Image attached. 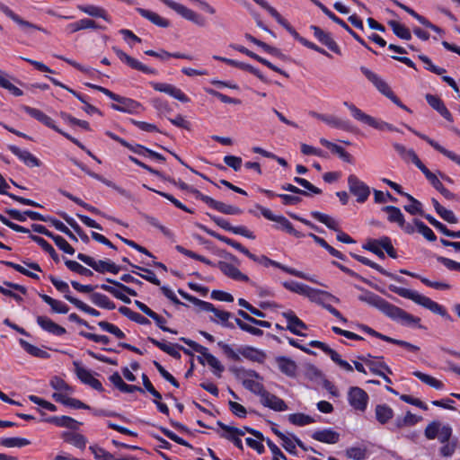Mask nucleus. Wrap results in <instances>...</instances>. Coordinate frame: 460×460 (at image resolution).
<instances>
[{
    "label": "nucleus",
    "instance_id": "obj_40",
    "mask_svg": "<svg viewBox=\"0 0 460 460\" xmlns=\"http://www.w3.org/2000/svg\"><path fill=\"white\" fill-rule=\"evenodd\" d=\"M137 12L144 18L150 21L155 25L161 27V28H167L170 26V22L163 17H161L156 13H154L152 11L144 9V8H137Z\"/></svg>",
    "mask_w": 460,
    "mask_h": 460
},
{
    "label": "nucleus",
    "instance_id": "obj_44",
    "mask_svg": "<svg viewBox=\"0 0 460 460\" xmlns=\"http://www.w3.org/2000/svg\"><path fill=\"white\" fill-rule=\"evenodd\" d=\"M394 148L403 160H411L417 167L422 164L413 149H406L404 146L398 143L394 144Z\"/></svg>",
    "mask_w": 460,
    "mask_h": 460
},
{
    "label": "nucleus",
    "instance_id": "obj_58",
    "mask_svg": "<svg viewBox=\"0 0 460 460\" xmlns=\"http://www.w3.org/2000/svg\"><path fill=\"white\" fill-rule=\"evenodd\" d=\"M20 344L24 349V350L31 356L40 358H47L49 357V354L47 351L29 343L22 339L20 340Z\"/></svg>",
    "mask_w": 460,
    "mask_h": 460
},
{
    "label": "nucleus",
    "instance_id": "obj_19",
    "mask_svg": "<svg viewBox=\"0 0 460 460\" xmlns=\"http://www.w3.org/2000/svg\"><path fill=\"white\" fill-rule=\"evenodd\" d=\"M406 127H407L408 130H410L414 135L418 136L420 138H421L424 141H426L434 149H436L437 151H438L439 153H441L442 155H444L445 156H447V158H449L450 160H452L453 162H455L458 165H460V155L455 154L452 151H449V150L446 149L445 147L440 146L438 142H436L433 139H431L430 137H429L427 135H424V134H422V133L413 129L410 126H406Z\"/></svg>",
    "mask_w": 460,
    "mask_h": 460
},
{
    "label": "nucleus",
    "instance_id": "obj_43",
    "mask_svg": "<svg viewBox=\"0 0 460 460\" xmlns=\"http://www.w3.org/2000/svg\"><path fill=\"white\" fill-rule=\"evenodd\" d=\"M61 438L65 442L72 444L80 449L84 448L87 442L86 438L84 435L71 431L62 432Z\"/></svg>",
    "mask_w": 460,
    "mask_h": 460
},
{
    "label": "nucleus",
    "instance_id": "obj_23",
    "mask_svg": "<svg viewBox=\"0 0 460 460\" xmlns=\"http://www.w3.org/2000/svg\"><path fill=\"white\" fill-rule=\"evenodd\" d=\"M70 161L75 164L76 165L77 167H79L83 172H84L87 175H89L90 177L97 180V181H100L101 182L104 183L105 185H107L108 187H111L114 190H116L119 193H120L122 196H125V197H129V195L128 194V191L125 190L124 189H121L119 188V186H117L115 183H113L112 181L103 178L102 175L98 174V173H95L92 171H90L85 165H84L81 162H79L78 160L75 159V158H70Z\"/></svg>",
    "mask_w": 460,
    "mask_h": 460
},
{
    "label": "nucleus",
    "instance_id": "obj_49",
    "mask_svg": "<svg viewBox=\"0 0 460 460\" xmlns=\"http://www.w3.org/2000/svg\"><path fill=\"white\" fill-rule=\"evenodd\" d=\"M128 159L134 163L135 164L140 166L141 168L145 169L146 171L149 172L150 173L159 177L160 179L164 180V181H169L170 183L172 184H176V181L175 179L172 178V177H169V176H165L162 172L158 171V170H155L152 167H150L149 165L144 164L143 162H141L140 160H138L137 158L134 157V156H129Z\"/></svg>",
    "mask_w": 460,
    "mask_h": 460
},
{
    "label": "nucleus",
    "instance_id": "obj_12",
    "mask_svg": "<svg viewBox=\"0 0 460 460\" xmlns=\"http://www.w3.org/2000/svg\"><path fill=\"white\" fill-rule=\"evenodd\" d=\"M368 394L360 387L352 386L348 391V401L350 406L360 411L367 409L368 402Z\"/></svg>",
    "mask_w": 460,
    "mask_h": 460
},
{
    "label": "nucleus",
    "instance_id": "obj_54",
    "mask_svg": "<svg viewBox=\"0 0 460 460\" xmlns=\"http://www.w3.org/2000/svg\"><path fill=\"white\" fill-rule=\"evenodd\" d=\"M130 266L135 269V270H138L140 271H143L145 272L146 274H142V273H139L134 270H132V273H135L138 276H140L142 279H144L145 280L155 285V286H160L161 285V282L160 280L156 278L155 272L147 268H144V267H141V266H138V265H136V264H130Z\"/></svg>",
    "mask_w": 460,
    "mask_h": 460
},
{
    "label": "nucleus",
    "instance_id": "obj_15",
    "mask_svg": "<svg viewBox=\"0 0 460 460\" xmlns=\"http://www.w3.org/2000/svg\"><path fill=\"white\" fill-rule=\"evenodd\" d=\"M0 11L4 13L7 17H9L11 20H13L14 22H16L22 30L29 33L31 30H37L43 32H46V30L31 23L26 20H23L22 17H20L18 14H16L14 12H13L7 5L0 2Z\"/></svg>",
    "mask_w": 460,
    "mask_h": 460
},
{
    "label": "nucleus",
    "instance_id": "obj_62",
    "mask_svg": "<svg viewBox=\"0 0 460 460\" xmlns=\"http://www.w3.org/2000/svg\"><path fill=\"white\" fill-rule=\"evenodd\" d=\"M282 285L286 289L305 296L309 289V286L296 281H284Z\"/></svg>",
    "mask_w": 460,
    "mask_h": 460
},
{
    "label": "nucleus",
    "instance_id": "obj_33",
    "mask_svg": "<svg viewBox=\"0 0 460 460\" xmlns=\"http://www.w3.org/2000/svg\"><path fill=\"white\" fill-rule=\"evenodd\" d=\"M8 188H9L8 183L5 181L4 178L0 173V194L7 195L12 199H13L22 205H27V206H31V207H34V208H42V206L40 203H38L32 199H26V198H23L21 196H17L13 193H9L6 190V189H8Z\"/></svg>",
    "mask_w": 460,
    "mask_h": 460
},
{
    "label": "nucleus",
    "instance_id": "obj_32",
    "mask_svg": "<svg viewBox=\"0 0 460 460\" xmlns=\"http://www.w3.org/2000/svg\"><path fill=\"white\" fill-rule=\"evenodd\" d=\"M9 150L29 167L40 166V161L27 150H22L16 146H9Z\"/></svg>",
    "mask_w": 460,
    "mask_h": 460
},
{
    "label": "nucleus",
    "instance_id": "obj_31",
    "mask_svg": "<svg viewBox=\"0 0 460 460\" xmlns=\"http://www.w3.org/2000/svg\"><path fill=\"white\" fill-rule=\"evenodd\" d=\"M350 256L352 258H354L355 260H357L358 261L361 262L362 264L364 265H367V266H369L375 270H376L377 271H379L381 274L386 276V277H389L398 282H404L405 279L402 277H399L394 273H391L389 271H387L386 270H385L384 268H382L380 265H378L377 263L368 260L367 258L364 257V256H361V255H358V254H356V253H353V252H350L349 253Z\"/></svg>",
    "mask_w": 460,
    "mask_h": 460
},
{
    "label": "nucleus",
    "instance_id": "obj_10",
    "mask_svg": "<svg viewBox=\"0 0 460 460\" xmlns=\"http://www.w3.org/2000/svg\"><path fill=\"white\" fill-rule=\"evenodd\" d=\"M160 1L162 3H164L165 5H167L169 8L174 10L177 13H179L184 19L192 22L193 23L197 24L198 26L203 27L206 25V20L203 16L195 13L191 9H189L188 7L184 6L183 4L175 3L172 0H160Z\"/></svg>",
    "mask_w": 460,
    "mask_h": 460
},
{
    "label": "nucleus",
    "instance_id": "obj_64",
    "mask_svg": "<svg viewBox=\"0 0 460 460\" xmlns=\"http://www.w3.org/2000/svg\"><path fill=\"white\" fill-rule=\"evenodd\" d=\"M89 450L93 454L94 458L97 460H116L112 454L98 445L90 446Z\"/></svg>",
    "mask_w": 460,
    "mask_h": 460
},
{
    "label": "nucleus",
    "instance_id": "obj_8",
    "mask_svg": "<svg viewBox=\"0 0 460 460\" xmlns=\"http://www.w3.org/2000/svg\"><path fill=\"white\" fill-rule=\"evenodd\" d=\"M180 340L190 347L194 351L200 353L206 358L207 363L216 370L215 374L218 377L221 376V373L225 370L224 366L214 355L208 352V349L206 347L184 337H181Z\"/></svg>",
    "mask_w": 460,
    "mask_h": 460
},
{
    "label": "nucleus",
    "instance_id": "obj_42",
    "mask_svg": "<svg viewBox=\"0 0 460 460\" xmlns=\"http://www.w3.org/2000/svg\"><path fill=\"white\" fill-rule=\"evenodd\" d=\"M233 48L234 49L238 50L239 52H242V53L249 56L250 58L257 60L258 62L265 65L266 66H268L271 70L287 75V74L285 72H283L280 68H279L278 66H274L272 63H270L267 59H265V58L260 57L259 55L255 54L254 52L249 50L245 47H243V46H233Z\"/></svg>",
    "mask_w": 460,
    "mask_h": 460
},
{
    "label": "nucleus",
    "instance_id": "obj_34",
    "mask_svg": "<svg viewBox=\"0 0 460 460\" xmlns=\"http://www.w3.org/2000/svg\"><path fill=\"white\" fill-rule=\"evenodd\" d=\"M283 441V447L288 453L296 455V446H298L304 451H312L314 454L320 455V453L311 447H307L304 442L296 436H293V440L286 436V438L281 439Z\"/></svg>",
    "mask_w": 460,
    "mask_h": 460
},
{
    "label": "nucleus",
    "instance_id": "obj_51",
    "mask_svg": "<svg viewBox=\"0 0 460 460\" xmlns=\"http://www.w3.org/2000/svg\"><path fill=\"white\" fill-rule=\"evenodd\" d=\"M310 214L315 220L325 225L328 228L334 230L335 232L339 231L338 222L329 215L321 213L319 211H312Z\"/></svg>",
    "mask_w": 460,
    "mask_h": 460
},
{
    "label": "nucleus",
    "instance_id": "obj_5",
    "mask_svg": "<svg viewBox=\"0 0 460 460\" xmlns=\"http://www.w3.org/2000/svg\"><path fill=\"white\" fill-rule=\"evenodd\" d=\"M343 104L350 111V113L355 119L379 130H394V128L391 124H388L385 121L377 120L374 117L363 112L353 103L344 102Z\"/></svg>",
    "mask_w": 460,
    "mask_h": 460
},
{
    "label": "nucleus",
    "instance_id": "obj_26",
    "mask_svg": "<svg viewBox=\"0 0 460 460\" xmlns=\"http://www.w3.org/2000/svg\"><path fill=\"white\" fill-rule=\"evenodd\" d=\"M43 421L56 425L57 427L66 428L72 430L78 429L82 422L69 416H48L42 419Z\"/></svg>",
    "mask_w": 460,
    "mask_h": 460
},
{
    "label": "nucleus",
    "instance_id": "obj_61",
    "mask_svg": "<svg viewBox=\"0 0 460 460\" xmlns=\"http://www.w3.org/2000/svg\"><path fill=\"white\" fill-rule=\"evenodd\" d=\"M288 420L296 426H305L314 422V420L311 416L300 412L289 414Z\"/></svg>",
    "mask_w": 460,
    "mask_h": 460
},
{
    "label": "nucleus",
    "instance_id": "obj_29",
    "mask_svg": "<svg viewBox=\"0 0 460 460\" xmlns=\"http://www.w3.org/2000/svg\"><path fill=\"white\" fill-rule=\"evenodd\" d=\"M425 99L429 105L438 111L446 120L453 121L452 114L438 96L428 93L425 95Z\"/></svg>",
    "mask_w": 460,
    "mask_h": 460
},
{
    "label": "nucleus",
    "instance_id": "obj_52",
    "mask_svg": "<svg viewBox=\"0 0 460 460\" xmlns=\"http://www.w3.org/2000/svg\"><path fill=\"white\" fill-rule=\"evenodd\" d=\"M210 208L226 215H240L243 213V210L240 208L232 205H227L224 202L217 201L216 199H213Z\"/></svg>",
    "mask_w": 460,
    "mask_h": 460
},
{
    "label": "nucleus",
    "instance_id": "obj_17",
    "mask_svg": "<svg viewBox=\"0 0 460 460\" xmlns=\"http://www.w3.org/2000/svg\"><path fill=\"white\" fill-rule=\"evenodd\" d=\"M217 424L221 429H223L224 431H226L227 433V434H225V433L220 434L221 438L233 442L234 445L236 447H238L239 449H241V450L243 449V442L239 438V437L244 435V431L242 429L226 425L224 422H222L221 420H217Z\"/></svg>",
    "mask_w": 460,
    "mask_h": 460
},
{
    "label": "nucleus",
    "instance_id": "obj_53",
    "mask_svg": "<svg viewBox=\"0 0 460 460\" xmlns=\"http://www.w3.org/2000/svg\"><path fill=\"white\" fill-rule=\"evenodd\" d=\"M147 340L152 344H154L155 347L159 348L161 350H163L164 352L167 353L168 355H170L171 357L174 358L175 359H180L181 358V354L176 349L175 345L172 346V345H170V344H166V343L162 342L160 341H157L156 339L152 338V337H148Z\"/></svg>",
    "mask_w": 460,
    "mask_h": 460
},
{
    "label": "nucleus",
    "instance_id": "obj_59",
    "mask_svg": "<svg viewBox=\"0 0 460 460\" xmlns=\"http://www.w3.org/2000/svg\"><path fill=\"white\" fill-rule=\"evenodd\" d=\"M358 358L363 361L367 366H368L369 370L373 373V370L381 371L379 368L384 369L386 373L392 375L393 372L391 368L385 362H376L372 359H367V358L363 355L358 356Z\"/></svg>",
    "mask_w": 460,
    "mask_h": 460
},
{
    "label": "nucleus",
    "instance_id": "obj_21",
    "mask_svg": "<svg viewBox=\"0 0 460 460\" xmlns=\"http://www.w3.org/2000/svg\"><path fill=\"white\" fill-rule=\"evenodd\" d=\"M217 268L228 278H231L234 280L249 282L252 286L255 284L250 280L249 277L239 270L234 265L228 263L226 261H220L217 264Z\"/></svg>",
    "mask_w": 460,
    "mask_h": 460
},
{
    "label": "nucleus",
    "instance_id": "obj_20",
    "mask_svg": "<svg viewBox=\"0 0 460 460\" xmlns=\"http://www.w3.org/2000/svg\"><path fill=\"white\" fill-rule=\"evenodd\" d=\"M305 296L308 297V299L311 302L318 304V305H322L323 307H324V305H327L326 301H333L335 303L340 302V299L337 296L331 294L330 292L321 290V289L313 288L311 287H309V289H308Z\"/></svg>",
    "mask_w": 460,
    "mask_h": 460
},
{
    "label": "nucleus",
    "instance_id": "obj_18",
    "mask_svg": "<svg viewBox=\"0 0 460 460\" xmlns=\"http://www.w3.org/2000/svg\"><path fill=\"white\" fill-rule=\"evenodd\" d=\"M113 50L116 53V55L118 56V58L123 63L127 64L129 67H131L132 69L141 71L145 74H155L156 73V71L155 69L144 65L137 59H136V58L130 57L129 55H128L127 53H125L123 50H121L116 47H113Z\"/></svg>",
    "mask_w": 460,
    "mask_h": 460
},
{
    "label": "nucleus",
    "instance_id": "obj_46",
    "mask_svg": "<svg viewBox=\"0 0 460 460\" xmlns=\"http://www.w3.org/2000/svg\"><path fill=\"white\" fill-rule=\"evenodd\" d=\"M382 210L388 214L387 220L390 223H395L400 226L405 220L401 209L395 206H385Z\"/></svg>",
    "mask_w": 460,
    "mask_h": 460
},
{
    "label": "nucleus",
    "instance_id": "obj_14",
    "mask_svg": "<svg viewBox=\"0 0 460 460\" xmlns=\"http://www.w3.org/2000/svg\"><path fill=\"white\" fill-rule=\"evenodd\" d=\"M4 212L13 219L24 222L26 221V217H28L31 220L35 221H42V222H49L51 224V220L54 217H45L39 212L32 211V210H25L23 212H21L14 208H5Z\"/></svg>",
    "mask_w": 460,
    "mask_h": 460
},
{
    "label": "nucleus",
    "instance_id": "obj_2",
    "mask_svg": "<svg viewBox=\"0 0 460 460\" xmlns=\"http://www.w3.org/2000/svg\"><path fill=\"white\" fill-rule=\"evenodd\" d=\"M388 288L390 291L397 294L398 296L410 299L414 303L423 306L424 308L429 309L433 314H438L447 321H453L452 316L447 313L446 308L437 302L431 300L429 297L422 296L411 289L400 288L394 285H389Z\"/></svg>",
    "mask_w": 460,
    "mask_h": 460
},
{
    "label": "nucleus",
    "instance_id": "obj_63",
    "mask_svg": "<svg viewBox=\"0 0 460 460\" xmlns=\"http://www.w3.org/2000/svg\"><path fill=\"white\" fill-rule=\"evenodd\" d=\"M243 385L249 391H251L252 393H253L254 394H257L259 395L260 397H261L263 395V394L267 391L263 385L259 383V382H256L254 380H252V379H246V380H243Z\"/></svg>",
    "mask_w": 460,
    "mask_h": 460
},
{
    "label": "nucleus",
    "instance_id": "obj_57",
    "mask_svg": "<svg viewBox=\"0 0 460 460\" xmlns=\"http://www.w3.org/2000/svg\"><path fill=\"white\" fill-rule=\"evenodd\" d=\"M413 376H416L417 378H419L424 384H426L437 390H440L444 387V385L441 381L436 379L435 377H433L429 375L424 374L420 371H414Z\"/></svg>",
    "mask_w": 460,
    "mask_h": 460
},
{
    "label": "nucleus",
    "instance_id": "obj_48",
    "mask_svg": "<svg viewBox=\"0 0 460 460\" xmlns=\"http://www.w3.org/2000/svg\"><path fill=\"white\" fill-rule=\"evenodd\" d=\"M64 297L69 302L71 303L72 305H74L76 308H78L79 310L92 315V316H94V317H98L101 315V313L89 306L88 305L84 304V302H82L81 300L70 296V295H66L64 296Z\"/></svg>",
    "mask_w": 460,
    "mask_h": 460
},
{
    "label": "nucleus",
    "instance_id": "obj_45",
    "mask_svg": "<svg viewBox=\"0 0 460 460\" xmlns=\"http://www.w3.org/2000/svg\"><path fill=\"white\" fill-rule=\"evenodd\" d=\"M375 415L376 420L384 425L393 419L394 411L386 404H377L375 408Z\"/></svg>",
    "mask_w": 460,
    "mask_h": 460
},
{
    "label": "nucleus",
    "instance_id": "obj_50",
    "mask_svg": "<svg viewBox=\"0 0 460 460\" xmlns=\"http://www.w3.org/2000/svg\"><path fill=\"white\" fill-rule=\"evenodd\" d=\"M91 300L95 305L104 309L113 310L116 308L115 304L107 296L101 293H93Z\"/></svg>",
    "mask_w": 460,
    "mask_h": 460
},
{
    "label": "nucleus",
    "instance_id": "obj_27",
    "mask_svg": "<svg viewBox=\"0 0 460 460\" xmlns=\"http://www.w3.org/2000/svg\"><path fill=\"white\" fill-rule=\"evenodd\" d=\"M20 108L27 114H29L31 117H32L39 122L42 123L46 127L50 128L54 130H58V128L55 125L54 120L41 111L35 108H31L27 105H21Z\"/></svg>",
    "mask_w": 460,
    "mask_h": 460
},
{
    "label": "nucleus",
    "instance_id": "obj_47",
    "mask_svg": "<svg viewBox=\"0 0 460 460\" xmlns=\"http://www.w3.org/2000/svg\"><path fill=\"white\" fill-rule=\"evenodd\" d=\"M30 238L32 241H34L36 243H38L42 248V250H44L46 252H48L49 254V256L51 257V259L56 263L59 262L58 254L57 253V252L55 251L53 246L50 243H49L45 239H43L40 236L34 235V234H30Z\"/></svg>",
    "mask_w": 460,
    "mask_h": 460
},
{
    "label": "nucleus",
    "instance_id": "obj_11",
    "mask_svg": "<svg viewBox=\"0 0 460 460\" xmlns=\"http://www.w3.org/2000/svg\"><path fill=\"white\" fill-rule=\"evenodd\" d=\"M348 186L349 192L357 198L358 203H364L370 195V188L356 175L348 176Z\"/></svg>",
    "mask_w": 460,
    "mask_h": 460
},
{
    "label": "nucleus",
    "instance_id": "obj_37",
    "mask_svg": "<svg viewBox=\"0 0 460 460\" xmlns=\"http://www.w3.org/2000/svg\"><path fill=\"white\" fill-rule=\"evenodd\" d=\"M320 143L330 149L332 153L336 154L342 161L352 164L353 163V156L348 153L342 146L334 144L325 138H321Z\"/></svg>",
    "mask_w": 460,
    "mask_h": 460
},
{
    "label": "nucleus",
    "instance_id": "obj_35",
    "mask_svg": "<svg viewBox=\"0 0 460 460\" xmlns=\"http://www.w3.org/2000/svg\"><path fill=\"white\" fill-rule=\"evenodd\" d=\"M205 305H208V307L202 306L200 310L213 313L215 314V316L217 317L220 320L221 324L224 327H226V328H229V329H234V323L229 322V319L232 316L231 313L226 312V311L219 310V309L216 308L214 306V305L209 303V302H206L205 301Z\"/></svg>",
    "mask_w": 460,
    "mask_h": 460
},
{
    "label": "nucleus",
    "instance_id": "obj_24",
    "mask_svg": "<svg viewBox=\"0 0 460 460\" xmlns=\"http://www.w3.org/2000/svg\"><path fill=\"white\" fill-rule=\"evenodd\" d=\"M309 115L325 122L326 124H328L333 128H341V129H343L346 131H350V129H351V127H350V124L349 121L341 119L336 116L324 115V114H321V113H318L314 111H309Z\"/></svg>",
    "mask_w": 460,
    "mask_h": 460
},
{
    "label": "nucleus",
    "instance_id": "obj_28",
    "mask_svg": "<svg viewBox=\"0 0 460 460\" xmlns=\"http://www.w3.org/2000/svg\"><path fill=\"white\" fill-rule=\"evenodd\" d=\"M261 402L263 406L276 411H283L288 409V405L284 400L268 391L261 397Z\"/></svg>",
    "mask_w": 460,
    "mask_h": 460
},
{
    "label": "nucleus",
    "instance_id": "obj_38",
    "mask_svg": "<svg viewBox=\"0 0 460 460\" xmlns=\"http://www.w3.org/2000/svg\"><path fill=\"white\" fill-rule=\"evenodd\" d=\"M312 438L319 442L327 444H336L340 440V434L332 429H325L314 431Z\"/></svg>",
    "mask_w": 460,
    "mask_h": 460
},
{
    "label": "nucleus",
    "instance_id": "obj_25",
    "mask_svg": "<svg viewBox=\"0 0 460 460\" xmlns=\"http://www.w3.org/2000/svg\"><path fill=\"white\" fill-rule=\"evenodd\" d=\"M310 29L314 31V37L332 52L341 55V49L331 34L323 31L316 25H311Z\"/></svg>",
    "mask_w": 460,
    "mask_h": 460
},
{
    "label": "nucleus",
    "instance_id": "obj_16",
    "mask_svg": "<svg viewBox=\"0 0 460 460\" xmlns=\"http://www.w3.org/2000/svg\"><path fill=\"white\" fill-rule=\"evenodd\" d=\"M207 215L210 217V219L213 222H215L217 224V226H218L222 229H224L226 231L232 232L234 234L243 235V236L247 237V238L252 239V240L255 239V235L253 234V233L251 232L250 230H248L245 226H233L225 218L218 217L213 216V215L208 214V213Z\"/></svg>",
    "mask_w": 460,
    "mask_h": 460
},
{
    "label": "nucleus",
    "instance_id": "obj_36",
    "mask_svg": "<svg viewBox=\"0 0 460 460\" xmlns=\"http://www.w3.org/2000/svg\"><path fill=\"white\" fill-rule=\"evenodd\" d=\"M37 323L43 330L54 335L61 336L66 332L64 327L54 323L50 318L47 316H38Z\"/></svg>",
    "mask_w": 460,
    "mask_h": 460
},
{
    "label": "nucleus",
    "instance_id": "obj_13",
    "mask_svg": "<svg viewBox=\"0 0 460 460\" xmlns=\"http://www.w3.org/2000/svg\"><path fill=\"white\" fill-rule=\"evenodd\" d=\"M73 364L75 366V375L82 383L90 385L92 388L98 392H104V388L102 383L98 379L93 377V376L88 369L81 367L79 362L77 361H74Z\"/></svg>",
    "mask_w": 460,
    "mask_h": 460
},
{
    "label": "nucleus",
    "instance_id": "obj_3",
    "mask_svg": "<svg viewBox=\"0 0 460 460\" xmlns=\"http://www.w3.org/2000/svg\"><path fill=\"white\" fill-rule=\"evenodd\" d=\"M217 346L222 349L227 358L234 361H240V355L251 361L259 363H262L266 358V354L263 351L252 346L240 347L234 350L229 344L221 341L217 342Z\"/></svg>",
    "mask_w": 460,
    "mask_h": 460
},
{
    "label": "nucleus",
    "instance_id": "obj_55",
    "mask_svg": "<svg viewBox=\"0 0 460 460\" xmlns=\"http://www.w3.org/2000/svg\"><path fill=\"white\" fill-rule=\"evenodd\" d=\"M388 25L392 28L394 33L398 38L405 40H410L411 39L410 30L399 22L392 20L388 22Z\"/></svg>",
    "mask_w": 460,
    "mask_h": 460
},
{
    "label": "nucleus",
    "instance_id": "obj_9",
    "mask_svg": "<svg viewBox=\"0 0 460 460\" xmlns=\"http://www.w3.org/2000/svg\"><path fill=\"white\" fill-rule=\"evenodd\" d=\"M256 208H258L261 215L267 218L268 220L279 223L282 230L286 231L288 234L294 235L296 238H302L305 236L304 234L296 230L292 224L283 216H275L270 209L262 207L261 205L257 204Z\"/></svg>",
    "mask_w": 460,
    "mask_h": 460
},
{
    "label": "nucleus",
    "instance_id": "obj_41",
    "mask_svg": "<svg viewBox=\"0 0 460 460\" xmlns=\"http://www.w3.org/2000/svg\"><path fill=\"white\" fill-rule=\"evenodd\" d=\"M400 273L402 274H404V275H407V276H411L412 278H415V279H420L424 285L428 286V287H430V288H436V289H443V290H448L451 288V286L447 283H444V282H438V281H431L429 280V279L425 278V277H422L419 274H416V273H413V272H411L407 270H400Z\"/></svg>",
    "mask_w": 460,
    "mask_h": 460
},
{
    "label": "nucleus",
    "instance_id": "obj_7",
    "mask_svg": "<svg viewBox=\"0 0 460 460\" xmlns=\"http://www.w3.org/2000/svg\"><path fill=\"white\" fill-rule=\"evenodd\" d=\"M76 258L82 262L85 263L95 271L99 273L111 272L113 274H118L121 270V267L111 261L110 260H94L93 257L86 255L84 253H78Z\"/></svg>",
    "mask_w": 460,
    "mask_h": 460
},
{
    "label": "nucleus",
    "instance_id": "obj_39",
    "mask_svg": "<svg viewBox=\"0 0 460 460\" xmlns=\"http://www.w3.org/2000/svg\"><path fill=\"white\" fill-rule=\"evenodd\" d=\"M77 9L83 12L84 13L88 14L89 16L95 18H102L104 21L111 22V17L109 16L107 11L102 7L93 4H79L77 5Z\"/></svg>",
    "mask_w": 460,
    "mask_h": 460
},
{
    "label": "nucleus",
    "instance_id": "obj_1",
    "mask_svg": "<svg viewBox=\"0 0 460 460\" xmlns=\"http://www.w3.org/2000/svg\"><path fill=\"white\" fill-rule=\"evenodd\" d=\"M356 288L362 291V294L358 296V300L361 302L376 307L385 316L394 321L401 322L402 324L406 325L417 324L418 328L424 329V327L420 323V318L407 313L403 309L387 302L378 295L369 290L359 286H356Z\"/></svg>",
    "mask_w": 460,
    "mask_h": 460
},
{
    "label": "nucleus",
    "instance_id": "obj_22",
    "mask_svg": "<svg viewBox=\"0 0 460 460\" xmlns=\"http://www.w3.org/2000/svg\"><path fill=\"white\" fill-rule=\"evenodd\" d=\"M282 316L288 321L286 330H288L293 334L298 336H305V334L301 332L299 329L307 330V325L300 320L292 310L282 313Z\"/></svg>",
    "mask_w": 460,
    "mask_h": 460
},
{
    "label": "nucleus",
    "instance_id": "obj_60",
    "mask_svg": "<svg viewBox=\"0 0 460 460\" xmlns=\"http://www.w3.org/2000/svg\"><path fill=\"white\" fill-rule=\"evenodd\" d=\"M31 442L23 438H0V445L4 447H22L30 445Z\"/></svg>",
    "mask_w": 460,
    "mask_h": 460
},
{
    "label": "nucleus",
    "instance_id": "obj_6",
    "mask_svg": "<svg viewBox=\"0 0 460 460\" xmlns=\"http://www.w3.org/2000/svg\"><path fill=\"white\" fill-rule=\"evenodd\" d=\"M105 280H106V282H108L113 286H110L107 284H102L100 286V288L102 290L109 292L114 297L122 301L125 304H130L131 299L128 296H126L124 293H126L129 296H136L137 295V292L133 288H129L113 279L106 278Z\"/></svg>",
    "mask_w": 460,
    "mask_h": 460
},
{
    "label": "nucleus",
    "instance_id": "obj_30",
    "mask_svg": "<svg viewBox=\"0 0 460 460\" xmlns=\"http://www.w3.org/2000/svg\"><path fill=\"white\" fill-rule=\"evenodd\" d=\"M279 371L288 377H295L297 372L296 363L285 356H279L275 358Z\"/></svg>",
    "mask_w": 460,
    "mask_h": 460
},
{
    "label": "nucleus",
    "instance_id": "obj_56",
    "mask_svg": "<svg viewBox=\"0 0 460 460\" xmlns=\"http://www.w3.org/2000/svg\"><path fill=\"white\" fill-rule=\"evenodd\" d=\"M413 225L415 226L417 232L420 233L429 242H435L437 240V236L432 229L426 226L420 219L414 218Z\"/></svg>",
    "mask_w": 460,
    "mask_h": 460
},
{
    "label": "nucleus",
    "instance_id": "obj_4",
    "mask_svg": "<svg viewBox=\"0 0 460 460\" xmlns=\"http://www.w3.org/2000/svg\"><path fill=\"white\" fill-rule=\"evenodd\" d=\"M105 95L115 101L117 103L111 104V108L115 111L127 113H138V110L143 107L140 102L127 97L120 96L111 92L108 88H97Z\"/></svg>",
    "mask_w": 460,
    "mask_h": 460
}]
</instances>
